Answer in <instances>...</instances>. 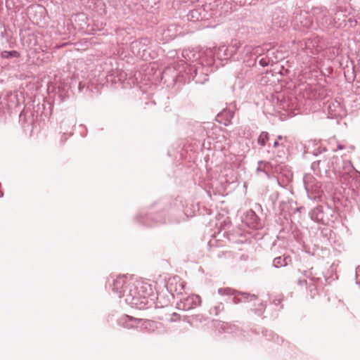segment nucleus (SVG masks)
Segmentation results:
<instances>
[{"mask_svg": "<svg viewBox=\"0 0 360 360\" xmlns=\"http://www.w3.org/2000/svg\"><path fill=\"white\" fill-rule=\"evenodd\" d=\"M213 65H202L201 63L186 64L175 78V82L182 84L190 83L194 81L196 84H204L208 80V72L212 71Z\"/></svg>", "mask_w": 360, "mask_h": 360, "instance_id": "f257e3e1", "label": "nucleus"}, {"mask_svg": "<svg viewBox=\"0 0 360 360\" xmlns=\"http://www.w3.org/2000/svg\"><path fill=\"white\" fill-rule=\"evenodd\" d=\"M182 56L186 60L181 63L183 67L186 64H192V63H201L207 65H214V60L213 56V50L206 49L205 51L193 49H184L182 51Z\"/></svg>", "mask_w": 360, "mask_h": 360, "instance_id": "f03ea898", "label": "nucleus"}, {"mask_svg": "<svg viewBox=\"0 0 360 360\" xmlns=\"http://www.w3.org/2000/svg\"><path fill=\"white\" fill-rule=\"evenodd\" d=\"M310 219L317 224L330 226L338 218V214L334 208L328 205H318L309 212Z\"/></svg>", "mask_w": 360, "mask_h": 360, "instance_id": "7ed1b4c3", "label": "nucleus"}, {"mask_svg": "<svg viewBox=\"0 0 360 360\" xmlns=\"http://www.w3.org/2000/svg\"><path fill=\"white\" fill-rule=\"evenodd\" d=\"M214 60L215 57L219 60L233 58L234 60H243V46L236 40L229 46H220L213 51Z\"/></svg>", "mask_w": 360, "mask_h": 360, "instance_id": "20e7f679", "label": "nucleus"}, {"mask_svg": "<svg viewBox=\"0 0 360 360\" xmlns=\"http://www.w3.org/2000/svg\"><path fill=\"white\" fill-rule=\"evenodd\" d=\"M268 45L262 46H252V45H245L243 46V61L248 67L256 64L257 60L265 56Z\"/></svg>", "mask_w": 360, "mask_h": 360, "instance_id": "39448f33", "label": "nucleus"}, {"mask_svg": "<svg viewBox=\"0 0 360 360\" xmlns=\"http://www.w3.org/2000/svg\"><path fill=\"white\" fill-rule=\"evenodd\" d=\"M304 186L310 199L316 200L319 198L323 191L321 184L311 174H307L303 178Z\"/></svg>", "mask_w": 360, "mask_h": 360, "instance_id": "423d86ee", "label": "nucleus"}, {"mask_svg": "<svg viewBox=\"0 0 360 360\" xmlns=\"http://www.w3.org/2000/svg\"><path fill=\"white\" fill-rule=\"evenodd\" d=\"M218 293L220 295H233L232 302L234 304L249 302L257 298L255 294L240 292L231 288H219Z\"/></svg>", "mask_w": 360, "mask_h": 360, "instance_id": "0eeeda50", "label": "nucleus"}, {"mask_svg": "<svg viewBox=\"0 0 360 360\" xmlns=\"http://www.w3.org/2000/svg\"><path fill=\"white\" fill-rule=\"evenodd\" d=\"M125 301L127 304L131 305L132 307L137 308L139 309H143L146 308L148 303V300L146 297L139 296L135 290L129 288L127 294L125 297Z\"/></svg>", "mask_w": 360, "mask_h": 360, "instance_id": "6e6552de", "label": "nucleus"}, {"mask_svg": "<svg viewBox=\"0 0 360 360\" xmlns=\"http://www.w3.org/2000/svg\"><path fill=\"white\" fill-rule=\"evenodd\" d=\"M284 58L282 51H278L274 47L268 48L265 56L259 60V63L262 67L268 66L278 63Z\"/></svg>", "mask_w": 360, "mask_h": 360, "instance_id": "1a4fd4ad", "label": "nucleus"}, {"mask_svg": "<svg viewBox=\"0 0 360 360\" xmlns=\"http://www.w3.org/2000/svg\"><path fill=\"white\" fill-rule=\"evenodd\" d=\"M131 283L127 282L125 275L120 276L113 280L112 290L119 297H126L129 289L131 288Z\"/></svg>", "mask_w": 360, "mask_h": 360, "instance_id": "9d476101", "label": "nucleus"}, {"mask_svg": "<svg viewBox=\"0 0 360 360\" xmlns=\"http://www.w3.org/2000/svg\"><path fill=\"white\" fill-rule=\"evenodd\" d=\"M200 304L201 298L199 295H191L181 299L179 302H177L176 307L180 310L188 311L200 305Z\"/></svg>", "mask_w": 360, "mask_h": 360, "instance_id": "9b49d317", "label": "nucleus"}, {"mask_svg": "<svg viewBox=\"0 0 360 360\" xmlns=\"http://www.w3.org/2000/svg\"><path fill=\"white\" fill-rule=\"evenodd\" d=\"M245 222L249 227L252 229H259L263 226V224L260 218L252 210H249L247 211L245 217Z\"/></svg>", "mask_w": 360, "mask_h": 360, "instance_id": "f8f14e48", "label": "nucleus"}, {"mask_svg": "<svg viewBox=\"0 0 360 360\" xmlns=\"http://www.w3.org/2000/svg\"><path fill=\"white\" fill-rule=\"evenodd\" d=\"M141 319L134 318L128 315H123L118 319L117 323L123 328L131 329L137 328V324L141 323Z\"/></svg>", "mask_w": 360, "mask_h": 360, "instance_id": "ddd939ff", "label": "nucleus"}, {"mask_svg": "<svg viewBox=\"0 0 360 360\" xmlns=\"http://www.w3.org/2000/svg\"><path fill=\"white\" fill-rule=\"evenodd\" d=\"M187 18L190 21L197 22L207 19L208 14L204 8L198 7L189 11Z\"/></svg>", "mask_w": 360, "mask_h": 360, "instance_id": "4468645a", "label": "nucleus"}, {"mask_svg": "<svg viewBox=\"0 0 360 360\" xmlns=\"http://www.w3.org/2000/svg\"><path fill=\"white\" fill-rule=\"evenodd\" d=\"M325 107L331 117H337L341 115L342 109L340 103L338 101H328Z\"/></svg>", "mask_w": 360, "mask_h": 360, "instance_id": "2eb2a0df", "label": "nucleus"}, {"mask_svg": "<svg viewBox=\"0 0 360 360\" xmlns=\"http://www.w3.org/2000/svg\"><path fill=\"white\" fill-rule=\"evenodd\" d=\"M291 262L289 255L283 254L281 256L276 257L273 260V266L276 268L286 266Z\"/></svg>", "mask_w": 360, "mask_h": 360, "instance_id": "dca6fc26", "label": "nucleus"}, {"mask_svg": "<svg viewBox=\"0 0 360 360\" xmlns=\"http://www.w3.org/2000/svg\"><path fill=\"white\" fill-rule=\"evenodd\" d=\"M320 39L318 37L314 39H308L305 43L306 49L309 50L312 54L319 51L318 48L320 46Z\"/></svg>", "mask_w": 360, "mask_h": 360, "instance_id": "f3484780", "label": "nucleus"}, {"mask_svg": "<svg viewBox=\"0 0 360 360\" xmlns=\"http://www.w3.org/2000/svg\"><path fill=\"white\" fill-rule=\"evenodd\" d=\"M296 20L300 22L301 27L299 29L303 32L308 30L313 25L312 21L307 15L300 14L296 16Z\"/></svg>", "mask_w": 360, "mask_h": 360, "instance_id": "a211bd4d", "label": "nucleus"}, {"mask_svg": "<svg viewBox=\"0 0 360 360\" xmlns=\"http://www.w3.org/2000/svg\"><path fill=\"white\" fill-rule=\"evenodd\" d=\"M351 167L352 171L351 172L348 173L347 175L352 178V182H348V184H350L351 187H357L358 185H360V172L355 170L352 166H351Z\"/></svg>", "mask_w": 360, "mask_h": 360, "instance_id": "6ab92c4d", "label": "nucleus"}, {"mask_svg": "<svg viewBox=\"0 0 360 360\" xmlns=\"http://www.w3.org/2000/svg\"><path fill=\"white\" fill-rule=\"evenodd\" d=\"M16 99V96L13 95L11 94H7L5 97L1 98L0 97V105H1V108L2 109L4 108H12V105L9 104V101L14 102V100Z\"/></svg>", "mask_w": 360, "mask_h": 360, "instance_id": "aec40b11", "label": "nucleus"}, {"mask_svg": "<svg viewBox=\"0 0 360 360\" xmlns=\"http://www.w3.org/2000/svg\"><path fill=\"white\" fill-rule=\"evenodd\" d=\"M142 322L141 324V329L142 330H146L148 331H153L154 330L155 328H156V322L148 319H142L141 321Z\"/></svg>", "mask_w": 360, "mask_h": 360, "instance_id": "412c9836", "label": "nucleus"}, {"mask_svg": "<svg viewBox=\"0 0 360 360\" xmlns=\"http://www.w3.org/2000/svg\"><path fill=\"white\" fill-rule=\"evenodd\" d=\"M269 139V134L266 131H262L257 138V143L261 146H264Z\"/></svg>", "mask_w": 360, "mask_h": 360, "instance_id": "4be33fe9", "label": "nucleus"}, {"mask_svg": "<svg viewBox=\"0 0 360 360\" xmlns=\"http://www.w3.org/2000/svg\"><path fill=\"white\" fill-rule=\"evenodd\" d=\"M4 58H19L20 54L17 51H4L1 53Z\"/></svg>", "mask_w": 360, "mask_h": 360, "instance_id": "5701e85b", "label": "nucleus"}, {"mask_svg": "<svg viewBox=\"0 0 360 360\" xmlns=\"http://www.w3.org/2000/svg\"><path fill=\"white\" fill-rule=\"evenodd\" d=\"M174 29V25H170L166 30H164L163 34L169 39H174L176 36V32H173Z\"/></svg>", "mask_w": 360, "mask_h": 360, "instance_id": "b1692460", "label": "nucleus"}, {"mask_svg": "<svg viewBox=\"0 0 360 360\" xmlns=\"http://www.w3.org/2000/svg\"><path fill=\"white\" fill-rule=\"evenodd\" d=\"M269 163L263 160H259L258 162V167L256 169L257 172H264L266 176H269L268 172L266 170V166L269 165Z\"/></svg>", "mask_w": 360, "mask_h": 360, "instance_id": "393cba45", "label": "nucleus"}, {"mask_svg": "<svg viewBox=\"0 0 360 360\" xmlns=\"http://www.w3.org/2000/svg\"><path fill=\"white\" fill-rule=\"evenodd\" d=\"M224 304L222 302H219L216 306L210 309V314L217 316L221 311L224 310Z\"/></svg>", "mask_w": 360, "mask_h": 360, "instance_id": "a878e982", "label": "nucleus"}, {"mask_svg": "<svg viewBox=\"0 0 360 360\" xmlns=\"http://www.w3.org/2000/svg\"><path fill=\"white\" fill-rule=\"evenodd\" d=\"M313 268H311L310 269V271H306L305 272V276L309 279L310 282L309 283H312V282H319L320 280H321V278L320 277H318V276H316L315 275H314L313 274Z\"/></svg>", "mask_w": 360, "mask_h": 360, "instance_id": "bb28decb", "label": "nucleus"}, {"mask_svg": "<svg viewBox=\"0 0 360 360\" xmlns=\"http://www.w3.org/2000/svg\"><path fill=\"white\" fill-rule=\"evenodd\" d=\"M322 162V160H317V161H314L312 164H311V169L314 171V174L316 175H319L321 174V169H320V164Z\"/></svg>", "mask_w": 360, "mask_h": 360, "instance_id": "cd10ccee", "label": "nucleus"}, {"mask_svg": "<svg viewBox=\"0 0 360 360\" xmlns=\"http://www.w3.org/2000/svg\"><path fill=\"white\" fill-rule=\"evenodd\" d=\"M316 282L309 283L307 286V288L309 289L310 292V296L311 297H314L316 292V287L315 285Z\"/></svg>", "mask_w": 360, "mask_h": 360, "instance_id": "c85d7f7f", "label": "nucleus"}, {"mask_svg": "<svg viewBox=\"0 0 360 360\" xmlns=\"http://www.w3.org/2000/svg\"><path fill=\"white\" fill-rule=\"evenodd\" d=\"M345 145L341 144V143H338L337 145V148L336 149H333V151L335 152L337 150H342V149H345Z\"/></svg>", "mask_w": 360, "mask_h": 360, "instance_id": "c756f323", "label": "nucleus"}, {"mask_svg": "<svg viewBox=\"0 0 360 360\" xmlns=\"http://www.w3.org/2000/svg\"><path fill=\"white\" fill-rule=\"evenodd\" d=\"M308 283H309V282H308L306 279H303V280H302V279H299V280H298V284H299L300 285H308Z\"/></svg>", "mask_w": 360, "mask_h": 360, "instance_id": "7c9ffc66", "label": "nucleus"}, {"mask_svg": "<svg viewBox=\"0 0 360 360\" xmlns=\"http://www.w3.org/2000/svg\"><path fill=\"white\" fill-rule=\"evenodd\" d=\"M282 299L281 298H276L274 300V303L276 305H278L281 303Z\"/></svg>", "mask_w": 360, "mask_h": 360, "instance_id": "2f4dec72", "label": "nucleus"}, {"mask_svg": "<svg viewBox=\"0 0 360 360\" xmlns=\"http://www.w3.org/2000/svg\"><path fill=\"white\" fill-rule=\"evenodd\" d=\"M280 145L283 146V144L282 143H280L278 141V140H276V141L274 143L273 147L276 148L278 147Z\"/></svg>", "mask_w": 360, "mask_h": 360, "instance_id": "473e14b6", "label": "nucleus"}, {"mask_svg": "<svg viewBox=\"0 0 360 360\" xmlns=\"http://www.w3.org/2000/svg\"><path fill=\"white\" fill-rule=\"evenodd\" d=\"M326 151H327L326 148H325V147H323V148L319 147V153H322L326 152Z\"/></svg>", "mask_w": 360, "mask_h": 360, "instance_id": "72a5a7b5", "label": "nucleus"}, {"mask_svg": "<svg viewBox=\"0 0 360 360\" xmlns=\"http://www.w3.org/2000/svg\"><path fill=\"white\" fill-rule=\"evenodd\" d=\"M85 85L82 84V82L79 83L78 89L79 91H82V89L84 88Z\"/></svg>", "mask_w": 360, "mask_h": 360, "instance_id": "f704fd0d", "label": "nucleus"}, {"mask_svg": "<svg viewBox=\"0 0 360 360\" xmlns=\"http://www.w3.org/2000/svg\"><path fill=\"white\" fill-rule=\"evenodd\" d=\"M313 154L315 155V156H317L318 155H319L320 153H319V148L315 149L313 152Z\"/></svg>", "mask_w": 360, "mask_h": 360, "instance_id": "c9c22d12", "label": "nucleus"}, {"mask_svg": "<svg viewBox=\"0 0 360 360\" xmlns=\"http://www.w3.org/2000/svg\"><path fill=\"white\" fill-rule=\"evenodd\" d=\"M140 43H141V41L140 42H138V41L133 42L132 43V48H134L135 46H137L138 44H140Z\"/></svg>", "mask_w": 360, "mask_h": 360, "instance_id": "e433bc0d", "label": "nucleus"}, {"mask_svg": "<svg viewBox=\"0 0 360 360\" xmlns=\"http://www.w3.org/2000/svg\"><path fill=\"white\" fill-rule=\"evenodd\" d=\"M329 164H330V162L328 163V166H327V168H326V170L330 169L331 168H333V165H330Z\"/></svg>", "mask_w": 360, "mask_h": 360, "instance_id": "4c0bfd02", "label": "nucleus"}, {"mask_svg": "<svg viewBox=\"0 0 360 360\" xmlns=\"http://www.w3.org/2000/svg\"><path fill=\"white\" fill-rule=\"evenodd\" d=\"M277 139H278V140H281V139H283V136H282L281 135H278V136H277Z\"/></svg>", "mask_w": 360, "mask_h": 360, "instance_id": "58836bf2", "label": "nucleus"}, {"mask_svg": "<svg viewBox=\"0 0 360 360\" xmlns=\"http://www.w3.org/2000/svg\"><path fill=\"white\" fill-rule=\"evenodd\" d=\"M1 29H2V26H1V24L0 23V34H1V35L3 34V32L1 31Z\"/></svg>", "mask_w": 360, "mask_h": 360, "instance_id": "ea45409f", "label": "nucleus"}, {"mask_svg": "<svg viewBox=\"0 0 360 360\" xmlns=\"http://www.w3.org/2000/svg\"><path fill=\"white\" fill-rule=\"evenodd\" d=\"M229 115H230V118H232L233 116V112H229Z\"/></svg>", "mask_w": 360, "mask_h": 360, "instance_id": "a19ab883", "label": "nucleus"}, {"mask_svg": "<svg viewBox=\"0 0 360 360\" xmlns=\"http://www.w3.org/2000/svg\"><path fill=\"white\" fill-rule=\"evenodd\" d=\"M333 160L335 159V160H338V157L333 155V158H332Z\"/></svg>", "mask_w": 360, "mask_h": 360, "instance_id": "79ce46f5", "label": "nucleus"}, {"mask_svg": "<svg viewBox=\"0 0 360 360\" xmlns=\"http://www.w3.org/2000/svg\"><path fill=\"white\" fill-rule=\"evenodd\" d=\"M142 40H143V41H144V42H145V41H148V39H142Z\"/></svg>", "mask_w": 360, "mask_h": 360, "instance_id": "37998d69", "label": "nucleus"}]
</instances>
